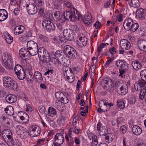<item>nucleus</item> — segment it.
I'll return each instance as SVG.
<instances>
[{"label": "nucleus", "instance_id": "f257e3e1", "mask_svg": "<svg viewBox=\"0 0 146 146\" xmlns=\"http://www.w3.org/2000/svg\"><path fill=\"white\" fill-rule=\"evenodd\" d=\"M3 85L5 88L11 90H17L18 87L17 83L11 77L5 76L3 78Z\"/></svg>", "mask_w": 146, "mask_h": 146}, {"label": "nucleus", "instance_id": "f03ea898", "mask_svg": "<svg viewBox=\"0 0 146 146\" xmlns=\"http://www.w3.org/2000/svg\"><path fill=\"white\" fill-rule=\"evenodd\" d=\"M2 63L3 66L7 69L12 68L13 65L11 56L7 52L4 53L2 56Z\"/></svg>", "mask_w": 146, "mask_h": 146}, {"label": "nucleus", "instance_id": "7ed1b4c3", "mask_svg": "<svg viewBox=\"0 0 146 146\" xmlns=\"http://www.w3.org/2000/svg\"><path fill=\"white\" fill-rule=\"evenodd\" d=\"M0 135H2L3 139L8 145H11L12 141L13 138L12 133L9 129H5L4 130Z\"/></svg>", "mask_w": 146, "mask_h": 146}, {"label": "nucleus", "instance_id": "20e7f679", "mask_svg": "<svg viewBox=\"0 0 146 146\" xmlns=\"http://www.w3.org/2000/svg\"><path fill=\"white\" fill-rule=\"evenodd\" d=\"M42 25L44 29L48 31H53L56 28L55 25L49 20H44Z\"/></svg>", "mask_w": 146, "mask_h": 146}, {"label": "nucleus", "instance_id": "39448f33", "mask_svg": "<svg viewBox=\"0 0 146 146\" xmlns=\"http://www.w3.org/2000/svg\"><path fill=\"white\" fill-rule=\"evenodd\" d=\"M77 40V44L79 47L82 48L86 45L87 39L85 35L80 34Z\"/></svg>", "mask_w": 146, "mask_h": 146}, {"label": "nucleus", "instance_id": "423d86ee", "mask_svg": "<svg viewBox=\"0 0 146 146\" xmlns=\"http://www.w3.org/2000/svg\"><path fill=\"white\" fill-rule=\"evenodd\" d=\"M134 88L137 91L141 90H146V82L143 80H139L134 84Z\"/></svg>", "mask_w": 146, "mask_h": 146}, {"label": "nucleus", "instance_id": "0eeeda50", "mask_svg": "<svg viewBox=\"0 0 146 146\" xmlns=\"http://www.w3.org/2000/svg\"><path fill=\"white\" fill-rule=\"evenodd\" d=\"M137 46L138 48L142 51H146V40L140 39L138 40Z\"/></svg>", "mask_w": 146, "mask_h": 146}, {"label": "nucleus", "instance_id": "6e6552de", "mask_svg": "<svg viewBox=\"0 0 146 146\" xmlns=\"http://www.w3.org/2000/svg\"><path fill=\"white\" fill-rule=\"evenodd\" d=\"M120 47L122 49L129 50L130 48V44L127 40L123 39L120 41Z\"/></svg>", "mask_w": 146, "mask_h": 146}, {"label": "nucleus", "instance_id": "1a4fd4ad", "mask_svg": "<svg viewBox=\"0 0 146 146\" xmlns=\"http://www.w3.org/2000/svg\"><path fill=\"white\" fill-rule=\"evenodd\" d=\"M26 7L28 13L31 15H34L36 14L37 11V8L33 4L27 5Z\"/></svg>", "mask_w": 146, "mask_h": 146}, {"label": "nucleus", "instance_id": "9d476101", "mask_svg": "<svg viewBox=\"0 0 146 146\" xmlns=\"http://www.w3.org/2000/svg\"><path fill=\"white\" fill-rule=\"evenodd\" d=\"M133 19L130 18L126 19L123 23L124 29L127 30H129L130 28L133 25Z\"/></svg>", "mask_w": 146, "mask_h": 146}, {"label": "nucleus", "instance_id": "9b49d317", "mask_svg": "<svg viewBox=\"0 0 146 146\" xmlns=\"http://www.w3.org/2000/svg\"><path fill=\"white\" fill-rule=\"evenodd\" d=\"M72 31L71 29H65L63 31V35L65 36L66 39L70 41L73 39V36L72 34Z\"/></svg>", "mask_w": 146, "mask_h": 146}, {"label": "nucleus", "instance_id": "f8f14e48", "mask_svg": "<svg viewBox=\"0 0 146 146\" xmlns=\"http://www.w3.org/2000/svg\"><path fill=\"white\" fill-rule=\"evenodd\" d=\"M15 131L18 135H22L23 134L27 133L28 130L27 129L21 125H18L15 127Z\"/></svg>", "mask_w": 146, "mask_h": 146}, {"label": "nucleus", "instance_id": "ddd939ff", "mask_svg": "<svg viewBox=\"0 0 146 146\" xmlns=\"http://www.w3.org/2000/svg\"><path fill=\"white\" fill-rule=\"evenodd\" d=\"M80 19H82L84 23L87 25L90 24L92 21V18L91 14L87 13L84 16V18L80 17Z\"/></svg>", "mask_w": 146, "mask_h": 146}, {"label": "nucleus", "instance_id": "4468645a", "mask_svg": "<svg viewBox=\"0 0 146 146\" xmlns=\"http://www.w3.org/2000/svg\"><path fill=\"white\" fill-rule=\"evenodd\" d=\"M31 131L34 134L33 137H35L38 136L40 133V129L39 127L36 125H33L31 127Z\"/></svg>", "mask_w": 146, "mask_h": 146}, {"label": "nucleus", "instance_id": "2eb2a0df", "mask_svg": "<svg viewBox=\"0 0 146 146\" xmlns=\"http://www.w3.org/2000/svg\"><path fill=\"white\" fill-rule=\"evenodd\" d=\"M54 139L56 143L58 145L62 144L64 140V137L60 133L56 134L55 136Z\"/></svg>", "mask_w": 146, "mask_h": 146}, {"label": "nucleus", "instance_id": "dca6fc26", "mask_svg": "<svg viewBox=\"0 0 146 146\" xmlns=\"http://www.w3.org/2000/svg\"><path fill=\"white\" fill-rule=\"evenodd\" d=\"M25 27L22 25L16 27L13 30L14 34L15 35H19L23 33L25 31Z\"/></svg>", "mask_w": 146, "mask_h": 146}, {"label": "nucleus", "instance_id": "f3484780", "mask_svg": "<svg viewBox=\"0 0 146 146\" xmlns=\"http://www.w3.org/2000/svg\"><path fill=\"white\" fill-rule=\"evenodd\" d=\"M6 100L9 103L11 104L16 102L17 98L15 95L10 94L6 97Z\"/></svg>", "mask_w": 146, "mask_h": 146}, {"label": "nucleus", "instance_id": "a211bd4d", "mask_svg": "<svg viewBox=\"0 0 146 146\" xmlns=\"http://www.w3.org/2000/svg\"><path fill=\"white\" fill-rule=\"evenodd\" d=\"M62 17L64 18V21L65 20H70L72 21L74 19L73 15L70 12L68 11H66L64 12L63 15H62Z\"/></svg>", "mask_w": 146, "mask_h": 146}, {"label": "nucleus", "instance_id": "6ab92c4d", "mask_svg": "<svg viewBox=\"0 0 146 146\" xmlns=\"http://www.w3.org/2000/svg\"><path fill=\"white\" fill-rule=\"evenodd\" d=\"M64 74L65 76H67L74 75L72 70L68 66L65 67L63 69Z\"/></svg>", "mask_w": 146, "mask_h": 146}, {"label": "nucleus", "instance_id": "aec40b11", "mask_svg": "<svg viewBox=\"0 0 146 146\" xmlns=\"http://www.w3.org/2000/svg\"><path fill=\"white\" fill-rule=\"evenodd\" d=\"M54 16L56 19L57 21L61 23L64 22V18L62 17V15L60 14V12L56 11L54 13Z\"/></svg>", "mask_w": 146, "mask_h": 146}, {"label": "nucleus", "instance_id": "412c9836", "mask_svg": "<svg viewBox=\"0 0 146 146\" xmlns=\"http://www.w3.org/2000/svg\"><path fill=\"white\" fill-rule=\"evenodd\" d=\"M7 13L5 9H0V21L6 20L8 17Z\"/></svg>", "mask_w": 146, "mask_h": 146}, {"label": "nucleus", "instance_id": "4be33fe9", "mask_svg": "<svg viewBox=\"0 0 146 146\" xmlns=\"http://www.w3.org/2000/svg\"><path fill=\"white\" fill-rule=\"evenodd\" d=\"M119 90L120 92L119 94L121 95H124L128 93V86L126 83H124L123 86L119 88Z\"/></svg>", "mask_w": 146, "mask_h": 146}, {"label": "nucleus", "instance_id": "5701e85b", "mask_svg": "<svg viewBox=\"0 0 146 146\" xmlns=\"http://www.w3.org/2000/svg\"><path fill=\"white\" fill-rule=\"evenodd\" d=\"M132 130L133 133L136 135H139L141 134L142 132L141 128L137 125L133 126Z\"/></svg>", "mask_w": 146, "mask_h": 146}, {"label": "nucleus", "instance_id": "b1692460", "mask_svg": "<svg viewBox=\"0 0 146 146\" xmlns=\"http://www.w3.org/2000/svg\"><path fill=\"white\" fill-rule=\"evenodd\" d=\"M27 49L38 48L37 43L33 40L29 41L27 43Z\"/></svg>", "mask_w": 146, "mask_h": 146}, {"label": "nucleus", "instance_id": "393cba45", "mask_svg": "<svg viewBox=\"0 0 146 146\" xmlns=\"http://www.w3.org/2000/svg\"><path fill=\"white\" fill-rule=\"evenodd\" d=\"M136 16L137 18L143 19L145 18L144 13V9H137L136 12Z\"/></svg>", "mask_w": 146, "mask_h": 146}, {"label": "nucleus", "instance_id": "a878e982", "mask_svg": "<svg viewBox=\"0 0 146 146\" xmlns=\"http://www.w3.org/2000/svg\"><path fill=\"white\" fill-rule=\"evenodd\" d=\"M37 52L38 56L40 59L43 58V56H44L46 54L48 53L43 47H40L38 49H37Z\"/></svg>", "mask_w": 146, "mask_h": 146}, {"label": "nucleus", "instance_id": "bb28decb", "mask_svg": "<svg viewBox=\"0 0 146 146\" xmlns=\"http://www.w3.org/2000/svg\"><path fill=\"white\" fill-rule=\"evenodd\" d=\"M125 101L123 99H118L117 102V106L120 109H123L125 107Z\"/></svg>", "mask_w": 146, "mask_h": 146}, {"label": "nucleus", "instance_id": "cd10ccee", "mask_svg": "<svg viewBox=\"0 0 146 146\" xmlns=\"http://www.w3.org/2000/svg\"><path fill=\"white\" fill-rule=\"evenodd\" d=\"M3 34L6 42L9 44L11 43L13 41V37L7 32H4Z\"/></svg>", "mask_w": 146, "mask_h": 146}, {"label": "nucleus", "instance_id": "c85d7f7f", "mask_svg": "<svg viewBox=\"0 0 146 146\" xmlns=\"http://www.w3.org/2000/svg\"><path fill=\"white\" fill-rule=\"evenodd\" d=\"M14 108L11 106H7L4 109L5 113L8 115H11L14 114Z\"/></svg>", "mask_w": 146, "mask_h": 146}, {"label": "nucleus", "instance_id": "c756f323", "mask_svg": "<svg viewBox=\"0 0 146 146\" xmlns=\"http://www.w3.org/2000/svg\"><path fill=\"white\" fill-rule=\"evenodd\" d=\"M70 57L72 59H75L77 57V53L75 50L73 48L68 53Z\"/></svg>", "mask_w": 146, "mask_h": 146}, {"label": "nucleus", "instance_id": "7c9ffc66", "mask_svg": "<svg viewBox=\"0 0 146 146\" xmlns=\"http://www.w3.org/2000/svg\"><path fill=\"white\" fill-rule=\"evenodd\" d=\"M19 54L20 56L22 58L25 57L26 56H28L27 50L24 48H21L19 50Z\"/></svg>", "mask_w": 146, "mask_h": 146}, {"label": "nucleus", "instance_id": "2f4dec72", "mask_svg": "<svg viewBox=\"0 0 146 146\" xmlns=\"http://www.w3.org/2000/svg\"><path fill=\"white\" fill-rule=\"evenodd\" d=\"M88 137L90 140L92 139L91 142L92 146H96L98 144V141L97 136L95 135H93L92 137H90L89 135Z\"/></svg>", "mask_w": 146, "mask_h": 146}, {"label": "nucleus", "instance_id": "473e14b6", "mask_svg": "<svg viewBox=\"0 0 146 146\" xmlns=\"http://www.w3.org/2000/svg\"><path fill=\"white\" fill-rule=\"evenodd\" d=\"M113 139V134L110 133L107 134L105 136V140L106 143H110L112 142Z\"/></svg>", "mask_w": 146, "mask_h": 146}, {"label": "nucleus", "instance_id": "72a5a7b5", "mask_svg": "<svg viewBox=\"0 0 146 146\" xmlns=\"http://www.w3.org/2000/svg\"><path fill=\"white\" fill-rule=\"evenodd\" d=\"M103 104L104 105V106L105 108H106L107 106V103L106 102H104V101H101L100 102L99 104V107H100L99 108H98L97 111L98 112H101L102 111H107V110L106 109H102L101 108L102 107V104Z\"/></svg>", "mask_w": 146, "mask_h": 146}, {"label": "nucleus", "instance_id": "f704fd0d", "mask_svg": "<svg viewBox=\"0 0 146 146\" xmlns=\"http://www.w3.org/2000/svg\"><path fill=\"white\" fill-rule=\"evenodd\" d=\"M56 114V111L55 109L51 107H49L48 108L47 113V115L48 116L53 117Z\"/></svg>", "mask_w": 146, "mask_h": 146}, {"label": "nucleus", "instance_id": "c9c22d12", "mask_svg": "<svg viewBox=\"0 0 146 146\" xmlns=\"http://www.w3.org/2000/svg\"><path fill=\"white\" fill-rule=\"evenodd\" d=\"M132 66L133 68L136 70H138L141 68L142 65L138 61H134L133 62Z\"/></svg>", "mask_w": 146, "mask_h": 146}, {"label": "nucleus", "instance_id": "e433bc0d", "mask_svg": "<svg viewBox=\"0 0 146 146\" xmlns=\"http://www.w3.org/2000/svg\"><path fill=\"white\" fill-rule=\"evenodd\" d=\"M104 89L110 93L112 92L113 90V84L111 82L109 85L105 86L104 87Z\"/></svg>", "mask_w": 146, "mask_h": 146}, {"label": "nucleus", "instance_id": "4c0bfd02", "mask_svg": "<svg viewBox=\"0 0 146 146\" xmlns=\"http://www.w3.org/2000/svg\"><path fill=\"white\" fill-rule=\"evenodd\" d=\"M126 63V62L124 61L119 60L116 62L115 64L118 68H122L124 67Z\"/></svg>", "mask_w": 146, "mask_h": 146}, {"label": "nucleus", "instance_id": "58836bf2", "mask_svg": "<svg viewBox=\"0 0 146 146\" xmlns=\"http://www.w3.org/2000/svg\"><path fill=\"white\" fill-rule=\"evenodd\" d=\"M38 48H32L30 49H27V51L28 54V56L30 55L34 56L37 54V51Z\"/></svg>", "mask_w": 146, "mask_h": 146}, {"label": "nucleus", "instance_id": "ea45409f", "mask_svg": "<svg viewBox=\"0 0 146 146\" xmlns=\"http://www.w3.org/2000/svg\"><path fill=\"white\" fill-rule=\"evenodd\" d=\"M131 7H138L140 6V3L139 0H131L130 3Z\"/></svg>", "mask_w": 146, "mask_h": 146}, {"label": "nucleus", "instance_id": "a19ab883", "mask_svg": "<svg viewBox=\"0 0 146 146\" xmlns=\"http://www.w3.org/2000/svg\"><path fill=\"white\" fill-rule=\"evenodd\" d=\"M40 59L46 63L48 62L50 60V56L48 53H46L43 58H41Z\"/></svg>", "mask_w": 146, "mask_h": 146}, {"label": "nucleus", "instance_id": "79ce46f5", "mask_svg": "<svg viewBox=\"0 0 146 146\" xmlns=\"http://www.w3.org/2000/svg\"><path fill=\"white\" fill-rule=\"evenodd\" d=\"M71 12L72 13L71 14L73 15L74 18L75 17L76 19H78L79 20L80 19V15L77 13V10L75 8H72L71 9Z\"/></svg>", "mask_w": 146, "mask_h": 146}, {"label": "nucleus", "instance_id": "37998d69", "mask_svg": "<svg viewBox=\"0 0 146 146\" xmlns=\"http://www.w3.org/2000/svg\"><path fill=\"white\" fill-rule=\"evenodd\" d=\"M18 78L20 80H23L25 77V70L16 74Z\"/></svg>", "mask_w": 146, "mask_h": 146}, {"label": "nucleus", "instance_id": "c03bdc74", "mask_svg": "<svg viewBox=\"0 0 146 146\" xmlns=\"http://www.w3.org/2000/svg\"><path fill=\"white\" fill-rule=\"evenodd\" d=\"M34 78L37 81L41 80L42 79V75L40 72L36 71L34 73Z\"/></svg>", "mask_w": 146, "mask_h": 146}, {"label": "nucleus", "instance_id": "a18cd8bd", "mask_svg": "<svg viewBox=\"0 0 146 146\" xmlns=\"http://www.w3.org/2000/svg\"><path fill=\"white\" fill-rule=\"evenodd\" d=\"M11 145H8L10 146H21V144L19 140L15 139L12 141Z\"/></svg>", "mask_w": 146, "mask_h": 146}, {"label": "nucleus", "instance_id": "49530a36", "mask_svg": "<svg viewBox=\"0 0 146 146\" xmlns=\"http://www.w3.org/2000/svg\"><path fill=\"white\" fill-rule=\"evenodd\" d=\"M14 70L15 74L24 70L22 67L20 65L18 64L15 66Z\"/></svg>", "mask_w": 146, "mask_h": 146}, {"label": "nucleus", "instance_id": "de8ad7c7", "mask_svg": "<svg viewBox=\"0 0 146 146\" xmlns=\"http://www.w3.org/2000/svg\"><path fill=\"white\" fill-rule=\"evenodd\" d=\"M63 104L59 100L56 101L55 103V106L57 109L60 110L63 107Z\"/></svg>", "mask_w": 146, "mask_h": 146}, {"label": "nucleus", "instance_id": "09e8293b", "mask_svg": "<svg viewBox=\"0 0 146 146\" xmlns=\"http://www.w3.org/2000/svg\"><path fill=\"white\" fill-rule=\"evenodd\" d=\"M130 28L129 30L131 31L132 32H134L139 27V25L137 23H133V25H131Z\"/></svg>", "mask_w": 146, "mask_h": 146}, {"label": "nucleus", "instance_id": "8fccbe9b", "mask_svg": "<svg viewBox=\"0 0 146 146\" xmlns=\"http://www.w3.org/2000/svg\"><path fill=\"white\" fill-rule=\"evenodd\" d=\"M113 17L115 21H118L119 22H121L123 20V15L122 14H119L117 17L115 15Z\"/></svg>", "mask_w": 146, "mask_h": 146}, {"label": "nucleus", "instance_id": "3c124183", "mask_svg": "<svg viewBox=\"0 0 146 146\" xmlns=\"http://www.w3.org/2000/svg\"><path fill=\"white\" fill-rule=\"evenodd\" d=\"M101 123L100 122H99L97 125V130L99 131V133L100 135H103V133L102 134V133H103V132H102V130L104 129L103 127H101Z\"/></svg>", "mask_w": 146, "mask_h": 146}, {"label": "nucleus", "instance_id": "603ef678", "mask_svg": "<svg viewBox=\"0 0 146 146\" xmlns=\"http://www.w3.org/2000/svg\"><path fill=\"white\" fill-rule=\"evenodd\" d=\"M124 83H126L122 80H120L117 81L115 82V86L117 88H121L124 85Z\"/></svg>", "mask_w": 146, "mask_h": 146}, {"label": "nucleus", "instance_id": "864d4df0", "mask_svg": "<svg viewBox=\"0 0 146 146\" xmlns=\"http://www.w3.org/2000/svg\"><path fill=\"white\" fill-rule=\"evenodd\" d=\"M146 92V90H141L139 94V98L140 99L142 100L144 98H145V96H146L145 94Z\"/></svg>", "mask_w": 146, "mask_h": 146}, {"label": "nucleus", "instance_id": "5fc2aeb1", "mask_svg": "<svg viewBox=\"0 0 146 146\" xmlns=\"http://www.w3.org/2000/svg\"><path fill=\"white\" fill-rule=\"evenodd\" d=\"M63 54L62 51L61 50H57L55 54V57L57 58H58L62 56Z\"/></svg>", "mask_w": 146, "mask_h": 146}, {"label": "nucleus", "instance_id": "6e6d98bb", "mask_svg": "<svg viewBox=\"0 0 146 146\" xmlns=\"http://www.w3.org/2000/svg\"><path fill=\"white\" fill-rule=\"evenodd\" d=\"M109 45V43H103L102 44L99 46L98 48V51L99 53H100L102 51L103 48H104L106 46V45Z\"/></svg>", "mask_w": 146, "mask_h": 146}, {"label": "nucleus", "instance_id": "4d7b16f0", "mask_svg": "<svg viewBox=\"0 0 146 146\" xmlns=\"http://www.w3.org/2000/svg\"><path fill=\"white\" fill-rule=\"evenodd\" d=\"M140 76L142 80H146V70H143L141 71Z\"/></svg>", "mask_w": 146, "mask_h": 146}, {"label": "nucleus", "instance_id": "13d9d810", "mask_svg": "<svg viewBox=\"0 0 146 146\" xmlns=\"http://www.w3.org/2000/svg\"><path fill=\"white\" fill-rule=\"evenodd\" d=\"M55 96L58 99H60L61 100L62 97L64 96V94L63 93L60 92H57L55 93Z\"/></svg>", "mask_w": 146, "mask_h": 146}, {"label": "nucleus", "instance_id": "bf43d9fd", "mask_svg": "<svg viewBox=\"0 0 146 146\" xmlns=\"http://www.w3.org/2000/svg\"><path fill=\"white\" fill-rule=\"evenodd\" d=\"M73 48L69 45H66L64 47V51L66 53H68Z\"/></svg>", "mask_w": 146, "mask_h": 146}, {"label": "nucleus", "instance_id": "052dcab7", "mask_svg": "<svg viewBox=\"0 0 146 146\" xmlns=\"http://www.w3.org/2000/svg\"><path fill=\"white\" fill-rule=\"evenodd\" d=\"M127 130V129L125 125H122L120 127V132L123 134H124L126 133Z\"/></svg>", "mask_w": 146, "mask_h": 146}, {"label": "nucleus", "instance_id": "680f3d73", "mask_svg": "<svg viewBox=\"0 0 146 146\" xmlns=\"http://www.w3.org/2000/svg\"><path fill=\"white\" fill-rule=\"evenodd\" d=\"M74 75L67 76L66 77L68 81L70 83H72L74 81Z\"/></svg>", "mask_w": 146, "mask_h": 146}, {"label": "nucleus", "instance_id": "e2e57ef3", "mask_svg": "<svg viewBox=\"0 0 146 146\" xmlns=\"http://www.w3.org/2000/svg\"><path fill=\"white\" fill-rule=\"evenodd\" d=\"M129 136L127 135L123 138V146H126V143L128 142L129 140L127 139L129 138Z\"/></svg>", "mask_w": 146, "mask_h": 146}, {"label": "nucleus", "instance_id": "0e129e2a", "mask_svg": "<svg viewBox=\"0 0 146 146\" xmlns=\"http://www.w3.org/2000/svg\"><path fill=\"white\" fill-rule=\"evenodd\" d=\"M129 136L127 135L123 138V146H126V143L128 142L129 140L127 139L129 138Z\"/></svg>", "mask_w": 146, "mask_h": 146}, {"label": "nucleus", "instance_id": "69168bd1", "mask_svg": "<svg viewBox=\"0 0 146 146\" xmlns=\"http://www.w3.org/2000/svg\"><path fill=\"white\" fill-rule=\"evenodd\" d=\"M109 51L110 54L112 55L116 52V49L114 47H112L110 48Z\"/></svg>", "mask_w": 146, "mask_h": 146}, {"label": "nucleus", "instance_id": "338daca9", "mask_svg": "<svg viewBox=\"0 0 146 146\" xmlns=\"http://www.w3.org/2000/svg\"><path fill=\"white\" fill-rule=\"evenodd\" d=\"M45 107L42 105H40L38 107V110L39 112L41 113H44L45 112Z\"/></svg>", "mask_w": 146, "mask_h": 146}, {"label": "nucleus", "instance_id": "774afa93", "mask_svg": "<svg viewBox=\"0 0 146 146\" xmlns=\"http://www.w3.org/2000/svg\"><path fill=\"white\" fill-rule=\"evenodd\" d=\"M61 100L65 104L67 103L69 101L68 98L64 95L62 97Z\"/></svg>", "mask_w": 146, "mask_h": 146}]
</instances>
